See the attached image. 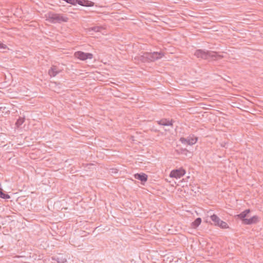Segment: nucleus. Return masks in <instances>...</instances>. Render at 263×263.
I'll use <instances>...</instances> for the list:
<instances>
[{
  "label": "nucleus",
  "instance_id": "obj_10",
  "mask_svg": "<svg viewBox=\"0 0 263 263\" xmlns=\"http://www.w3.org/2000/svg\"><path fill=\"white\" fill-rule=\"evenodd\" d=\"M158 124L163 126H173V121L169 120L166 119H163L157 121Z\"/></svg>",
  "mask_w": 263,
  "mask_h": 263
},
{
  "label": "nucleus",
  "instance_id": "obj_18",
  "mask_svg": "<svg viewBox=\"0 0 263 263\" xmlns=\"http://www.w3.org/2000/svg\"><path fill=\"white\" fill-rule=\"evenodd\" d=\"M24 122V118H20L16 122V125L17 127L21 126Z\"/></svg>",
  "mask_w": 263,
  "mask_h": 263
},
{
  "label": "nucleus",
  "instance_id": "obj_2",
  "mask_svg": "<svg viewBox=\"0 0 263 263\" xmlns=\"http://www.w3.org/2000/svg\"><path fill=\"white\" fill-rule=\"evenodd\" d=\"M46 20L51 23H61L67 22L68 17L60 14L50 12L46 15Z\"/></svg>",
  "mask_w": 263,
  "mask_h": 263
},
{
  "label": "nucleus",
  "instance_id": "obj_14",
  "mask_svg": "<svg viewBox=\"0 0 263 263\" xmlns=\"http://www.w3.org/2000/svg\"><path fill=\"white\" fill-rule=\"evenodd\" d=\"M210 218L212 221L214 223V224L216 226H218L220 221H221V220H220V219L215 214L211 215Z\"/></svg>",
  "mask_w": 263,
  "mask_h": 263
},
{
  "label": "nucleus",
  "instance_id": "obj_3",
  "mask_svg": "<svg viewBox=\"0 0 263 263\" xmlns=\"http://www.w3.org/2000/svg\"><path fill=\"white\" fill-rule=\"evenodd\" d=\"M74 55L76 58L82 61H85L87 59H92L93 58V54L92 53H85L81 51L76 52Z\"/></svg>",
  "mask_w": 263,
  "mask_h": 263
},
{
  "label": "nucleus",
  "instance_id": "obj_22",
  "mask_svg": "<svg viewBox=\"0 0 263 263\" xmlns=\"http://www.w3.org/2000/svg\"><path fill=\"white\" fill-rule=\"evenodd\" d=\"M79 4L83 6L84 5L82 4V2L80 1V2H78Z\"/></svg>",
  "mask_w": 263,
  "mask_h": 263
},
{
  "label": "nucleus",
  "instance_id": "obj_8",
  "mask_svg": "<svg viewBox=\"0 0 263 263\" xmlns=\"http://www.w3.org/2000/svg\"><path fill=\"white\" fill-rule=\"evenodd\" d=\"M259 217L255 215L250 218L244 219L243 223L242 224L247 225L255 224L257 223L259 221Z\"/></svg>",
  "mask_w": 263,
  "mask_h": 263
},
{
  "label": "nucleus",
  "instance_id": "obj_20",
  "mask_svg": "<svg viewBox=\"0 0 263 263\" xmlns=\"http://www.w3.org/2000/svg\"><path fill=\"white\" fill-rule=\"evenodd\" d=\"M118 170L115 168H112L110 169V172L111 174H116L118 173Z\"/></svg>",
  "mask_w": 263,
  "mask_h": 263
},
{
  "label": "nucleus",
  "instance_id": "obj_24",
  "mask_svg": "<svg viewBox=\"0 0 263 263\" xmlns=\"http://www.w3.org/2000/svg\"><path fill=\"white\" fill-rule=\"evenodd\" d=\"M225 144H226V143H225V144H221V146H223V147H224V146H225Z\"/></svg>",
  "mask_w": 263,
  "mask_h": 263
},
{
  "label": "nucleus",
  "instance_id": "obj_7",
  "mask_svg": "<svg viewBox=\"0 0 263 263\" xmlns=\"http://www.w3.org/2000/svg\"><path fill=\"white\" fill-rule=\"evenodd\" d=\"M61 71L62 70L59 69L57 66L52 65L48 71V74L50 77H54Z\"/></svg>",
  "mask_w": 263,
  "mask_h": 263
},
{
  "label": "nucleus",
  "instance_id": "obj_23",
  "mask_svg": "<svg viewBox=\"0 0 263 263\" xmlns=\"http://www.w3.org/2000/svg\"><path fill=\"white\" fill-rule=\"evenodd\" d=\"M225 144H226V143H225V144H221V146H223V147H224V146H225Z\"/></svg>",
  "mask_w": 263,
  "mask_h": 263
},
{
  "label": "nucleus",
  "instance_id": "obj_1",
  "mask_svg": "<svg viewBox=\"0 0 263 263\" xmlns=\"http://www.w3.org/2000/svg\"><path fill=\"white\" fill-rule=\"evenodd\" d=\"M194 55L197 58H200L204 60H208L209 58H211L213 60H216L220 59L223 58V55L218 54L216 52L202 49L196 50L194 53Z\"/></svg>",
  "mask_w": 263,
  "mask_h": 263
},
{
  "label": "nucleus",
  "instance_id": "obj_5",
  "mask_svg": "<svg viewBox=\"0 0 263 263\" xmlns=\"http://www.w3.org/2000/svg\"><path fill=\"white\" fill-rule=\"evenodd\" d=\"M197 138L194 136L192 137H188L186 138H181L180 139V141L182 143L187 144L189 145H193L195 144L197 141Z\"/></svg>",
  "mask_w": 263,
  "mask_h": 263
},
{
  "label": "nucleus",
  "instance_id": "obj_9",
  "mask_svg": "<svg viewBox=\"0 0 263 263\" xmlns=\"http://www.w3.org/2000/svg\"><path fill=\"white\" fill-rule=\"evenodd\" d=\"M250 213V210L247 209L240 213L239 214H238L236 216L238 218L240 219L242 221V223H243V220L246 219V218L248 214Z\"/></svg>",
  "mask_w": 263,
  "mask_h": 263
},
{
  "label": "nucleus",
  "instance_id": "obj_15",
  "mask_svg": "<svg viewBox=\"0 0 263 263\" xmlns=\"http://www.w3.org/2000/svg\"><path fill=\"white\" fill-rule=\"evenodd\" d=\"M201 222V219L200 218H196L194 222L192 223V227L193 228H197Z\"/></svg>",
  "mask_w": 263,
  "mask_h": 263
},
{
  "label": "nucleus",
  "instance_id": "obj_11",
  "mask_svg": "<svg viewBox=\"0 0 263 263\" xmlns=\"http://www.w3.org/2000/svg\"><path fill=\"white\" fill-rule=\"evenodd\" d=\"M149 52H144L142 55H140L137 57L139 60L142 62H149Z\"/></svg>",
  "mask_w": 263,
  "mask_h": 263
},
{
  "label": "nucleus",
  "instance_id": "obj_12",
  "mask_svg": "<svg viewBox=\"0 0 263 263\" xmlns=\"http://www.w3.org/2000/svg\"><path fill=\"white\" fill-rule=\"evenodd\" d=\"M135 178L142 182H145L147 180V175L144 173L136 174L134 175Z\"/></svg>",
  "mask_w": 263,
  "mask_h": 263
},
{
  "label": "nucleus",
  "instance_id": "obj_16",
  "mask_svg": "<svg viewBox=\"0 0 263 263\" xmlns=\"http://www.w3.org/2000/svg\"><path fill=\"white\" fill-rule=\"evenodd\" d=\"M103 28L102 26H95L91 27L88 29V31L90 32L91 31H95L96 32H100Z\"/></svg>",
  "mask_w": 263,
  "mask_h": 263
},
{
  "label": "nucleus",
  "instance_id": "obj_17",
  "mask_svg": "<svg viewBox=\"0 0 263 263\" xmlns=\"http://www.w3.org/2000/svg\"><path fill=\"white\" fill-rule=\"evenodd\" d=\"M0 197L3 199H9L10 198V196L4 193L2 189H0Z\"/></svg>",
  "mask_w": 263,
  "mask_h": 263
},
{
  "label": "nucleus",
  "instance_id": "obj_19",
  "mask_svg": "<svg viewBox=\"0 0 263 263\" xmlns=\"http://www.w3.org/2000/svg\"><path fill=\"white\" fill-rule=\"evenodd\" d=\"M218 226L222 229H226L228 228V224L222 220L220 221V222L219 223Z\"/></svg>",
  "mask_w": 263,
  "mask_h": 263
},
{
  "label": "nucleus",
  "instance_id": "obj_6",
  "mask_svg": "<svg viewBox=\"0 0 263 263\" xmlns=\"http://www.w3.org/2000/svg\"><path fill=\"white\" fill-rule=\"evenodd\" d=\"M163 55V53L161 52H149V62H154L162 58Z\"/></svg>",
  "mask_w": 263,
  "mask_h": 263
},
{
  "label": "nucleus",
  "instance_id": "obj_4",
  "mask_svg": "<svg viewBox=\"0 0 263 263\" xmlns=\"http://www.w3.org/2000/svg\"><path fill=\"white\" fill-rule=\"evenodd\" d=\"M185 174V171L182 168H180L172 170L170 174V177L178 179L184 176Z\"/></svg>",
  "mask_w": 263,
  "mask_h": 263
},
{
  "label": "nucleus",
  "instance_id": "obj_21",
  "mask_svg": "<svg viewBox=\"0 0 263 263\" xmlns=\"http://www.w3.org/2000/svg\"><path fill=\"white\" fill-rule=\"evenodd\" d=\"M6 48H7V45L0 42V49H6Z\"/></svg>",
  "mask_w": 263,
  "mask_h": 263
},
{
  "label": "nucleus",
  "instance_id": "obj_13",
  "mask_svg": "<svg viewBox=\"0 0 263 263\" xmlns=\"http://www.w3.org/2000/svg\"><path fill=\"white\" fill-rule=\"evenodd\" d=\"M53 260L57 261L58 263H65L67 262V259L63 257V255L59 254L58 256L52 257Z\"/></svg>",
  "mask_w": 263,
  "mask_h": 263
}]
</instances>
